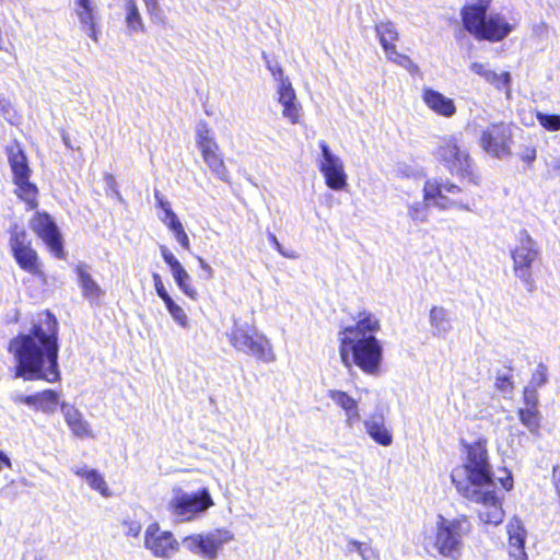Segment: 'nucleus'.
Wrapping results in <instances>:
<instances>
[{
	"mask_svg": "<svg viewBox=\"0 0 560 560\" xmlns=\"http://www.w3.org/2000/svg\"><path fill=\"white\" fill-rule=\"evenodd\" d=\"M8 351L16 362V377L57 382L60 377L57 318L50 312L37 314L28 332L10 340Z\"/></svg>",
	"mask_w": 560,
	"mask_h": 560,
	"instance_id": "f257e3e1",
	"label": "nucleus"
},
{
	"mask_svg": "<svg viewBox=\"0 0 560 560\" xmlns=\"http://www.w3.org/2000/svg\"><path fill=\"white\" fill-rule=\"evenodd\" d=\"M451 479L463 498L480 505L478 516L482 523L497 526L503 522L504 511L494 490L485 440L466 446V459L452 470Z\"/></svg>",
	"mask_w": 560,
	"mask_h": 560,
	"instance_id": "f03ea898",
	"label": "nucleus"
},
{
	"mask_svg": "<svg viewBox=\"0 0 560 560\" xmlns=\"http://www.w3.org/2000/svg\"><path fill=\"white\" fill-rule=\"evenodd\" d=\"M354 325L343 327L339 334V352L346 366L357 365L368 375H378L383 362V345L376 334L381 330L378 317L362 311Z\"/></svg>",
	"mask_w": 560,
	"mask_h": 560,
	"instance_id": "7ed1b4c3",
	"label": "nucleus"
},
{
	"mask_svg": "<svg viewBox=\"0 0 560 560\" xmlns=\"http://www.w3.org/2000/svg\"><path fill=\"white\" fill-rule=\"evenodd\" d=\"M491 0H471L462 10L465 28L476 38L499 42L513 30L504 16L499 13L488 14Z\"/></svg>",
	"mask_w": 560,
	"mask_h": 560,
	"instance_id": "20e7f679",
	"label": "nucleus"
},
{
	"mask_svg": "<svg viewBox=\"0 0 560 560\" xmlns=\"http://www.w3.org/2000/svg\"><path fill=\"white\" fill-rule=\"evenodd\" d=\"M229 341L236 351L250 355L264 363H271L276 360L270 340L259 332L254 324L235 318L229 334Z\"/></svg>",
	"mask_w": 560,
	"mask_h": 560,
	"instance_id": "39448f33",
	"label": "nucleus"
},
{
	"mask_svg": "<svg viewBox=\"0 0 560 560\" xmlns=\"http://www.w3.org/2000/svg\"><path fill=\"white\" fill-rule=\"evenodd\" d=\"M434 154L451 174L467 178L476 185L479 183V176L474 173L472 160L469 153L459 145V139L456 136L440 139Z\"/></svg>",
	"mask_w": 560,
	"mask_h": 560,
	"instance_id": "423d86ee",
	"label": "nucleus"
},
{
	"mask_svg": "<svg viewBox=\"0 0 560 560\" xmlns=\"http://www.w3.org/2000/svg\"><path fill=\"white\" fill-rule=\"evenodd\" d=\"M434 545L445 557L457 558L463 548V539L470 533L471 525L466 516L454 520L439 517Z\"/></svg>",
	"mask_w": 560,
	"mask_h": 560,
	"instance_id": "0eeeda50",
	"label": "nucleus"
},
{
	"mask_svg": "<svg viewBox=\"0 0 560 560\" xmlns=\"http://www.w3.org/2000/svg\"><path fill=\"white\" fill-rule=\"evenodd\" d=\"M7 154L13 174V183L16 186L15 194L27 203L30 209H35L38 205V189L35 184L30 182L31 168L26 155L19 144L8 147Z\"/></svg>",
	"mask_w": 560,
	"mask_h": 560,
	"instance_id": "6e6552de",
	"label": "nucleus"
},
{
	"mask_svg": "<svg viewBox=\"0 0 560 560\" xmlns=\"http://www.w3.org/2000/svg\"><path fill=\"white\" fill-rule=\"evenodd\" d=\"M234 539V534L225 528H217L202 534H195L183 539V546L189 552L205 559L217 560L224 545Z\"/></svg>",
	"mask_w": 560,
	"mask_h": 560,
	"instance_id": "1a4fd4ad",
	"label": "nucleus"
},
{
	"mask_svg": "<svg viewBox=\"0 0 560 560\" xmlns=\"http://www.w3.org/2000/svg\"><path fill=\"white\" fill-rule=\"evenodd\" d=\"M539 254L536 241L526 230H521L517 235V243L511 250L513 259V271L526 285L533 284V265Z\"/></svg>",
	"mask_w": 560,
	"mask_h": 560,
	"instance_id": "9d476101",
	"label": "nucleus"
},
{
	"mask_svg": "<svg viewBox=\"0 0 560 560\" xmlns=\"http://www.w3.org/2000/svg\"><path fill=\"white\" fill-rule=\"evenodd\" d=\"M462 191L460 187L451 183L448 179H428L423 185L424 199L432 202V207L441 210L457 208L460 210H470L468 205L453 200L447 197L450 195H457Z\"/></svg>",
	"mask_w": 560,
	"mask_h": 560,
	"instance_id": "9b49d317",
	"label": "nucleus"
},
{
	"mask_svg": "<svg viewBox=\"0 0 560 560\" xmlns=\"http://www.w3.org/2000/svg\"><path fill=\"white\" fill-rule=\"evenodd\" d=\"M212 504L209 491L202 489L196 493L180 492L176 494L170 502V508L179 521H189L195 515L205 512Z\"/></svg>",
	"mask_w": 560,
	"mask_h": 560,
	"instance_id": "f8f14e48",
	"label": "nucleus"
},
{
	"mask_svg": "<svg viewBox=\"0 0 560 560\" xmlns=\"http://www.w3.org/2000/svg\"><path fill=\"white\" fill-rule=\"evenodd\" d=\"M30 228L45 243L55 257H65L61 234L56 222L48 213L35 212L30 221Z\"/></svg>",
	"mask_w": 560,
	"mask_h": 560,
	"instance_id": "ddd939ff",
	"label": "nucleus"
},
{
	"mask_svg": "<svg viewBox=\"0 0 560 560\" xmlns=\"http://www.w3.org/2000/svg\"><path fill=\"white\" fill-rule=\"evenodd\" d=\"M318 145L322 151L318 168L326 185L332 190L343 189L347 185V174L341 159L331 152L326 141L320 140Z\"/></svg>",
	"mask_w": 560,
	"mask_h": 560,
	"instance_id": "4468645a",
	"label": "nucleus"
},
{
	"mask_svg": "<svg viewBox=\"0 0 560 560\" xmlns=\"http://www.w3.org/2000/svg\"><path fill=\"white\" fill-rule=\"evenodd\" d=\"M144 547L154 557L170 559L179 548V544L168 530H161L158 523L150 524L144 532Z\"/></svg>",
	"mask_w": 560,
	"mask_h": 560,
	"instance_id": "2eb2a0df",
	"label": "nucleus"
},
{
	"mask_svg": "<svg viewBox=\"0 0 560 560\" xmlns=\"http://www.w3.org/2000/svg\"><path fill=\"white\" fill-rule=\"evenodd\" d=\"M512 130L509 125L497 124L482 131L480 144L492 156L503 159L511 154Z\"/></svg>",
	"mask_w": 560,
	"mask_h": 560,
	"instance_id": "dca6fc26",
	"label": "nucleus"
},
{
	"mask_svg": "<svg viewBox=\"0 0 560 560\" xmlns=\"http://www.w3.org/2000/svg\"><path fill=\"white\" fill-rule=\"evenodd\" d=\"M73 11L81 31L94 43H98L100 12L93 0H73Z\"/></svg>",
	"mask_w": 560,
	"mask_h": 560,
	"instance_id": "f3484780",
	"label": "nucleus"
},
{
	"mask_svg": "<svg viewBox=\"0 0 560 560\" xmlns=\"http://www.w3.org/2000/svg\"><path fill=\"white\" fill-rule=\"evenodd\" d=\"M163 260L168 265L172 276L179 288V290L189 299L197 300L198 292L191 284V277L183 267L180 261L173 255V253L164 245L160 246Z\"/></svg>",
	"mask_w": 560,
	"mask_h": 560,
	"instance_id": "a211bd4d",
	"label": "nucleus"
},
{
	"mask_svg": "<svg viewBox=\"0 0 560 560\" xmlns=\"http://www.w3.org/2000/svg\"><path fill=\"white\" fill-rule=\"evenodd\" d=\"M366 434L381 446H390L393 444V430L386 423L382 409H376L363 421Z\"/></svg>",
	"mask_w": 560,
	"mask_h": 560,
	"instance_id": "6ab92c4d",
	"label": "nucleus"
},
{
	"mask_svg": "<svg viewBox=\"0 0 560 560\" xmlns=\"http://www.w3.org/2000/svg\"><path fill=\"white\" fill-rule=\"evenodd\" d=\"M90 270L91 268L83 262L77 265L74 271L77 273L78 284L81 289L82 296L91 305H100L105 292L94 280Z\"/></svg>",
	"mask_w": 560,
	"mask_h": 560,
	"instance_id": "aec40b11",
	"label": "nucleus"
},
{
	"mask_svg": "<svg viewBox=\"0 0 560 560\" xmlns=\"http://www.w3.org/2000/svg\"><path fill=\"white\" fill-rule=\"evenodd\" d=\"M278 101L283 106L282 115L291 124H298L301 113V105L296 100L295 91L290 79H281L277 84Z\"/></svg>",
	"mask_w": 560,
	"mask_h": 560,
	"instance_id": "412c9836",
	"label": "nucleus"
},
{
	"mask_svg": "<svg viewBox=\"0 0 560 560\" xmlns=\"http://www.w3.org/2000/svg\"><path fill=\"white\" fill-rule=\"evenodd\" d=\"M509 535V557L510 560H527L525 551V541L527 532L517 517L512 518L506 526Z\"/></svg>",
	"mask_w": 560,
	"mask_h": 560,
	"instance_id": "4be33fe9",
	"label": "nucleus"
},
{
	"mask_svg": "<svg viewBox=\"0 0 560 560\" xmlns=\"http://www.w3.org/2000/svg\"><path fill=\"white\" fill-rule=\"evenodd\" d=\"M65 421L72 434L77 438H94L90 423L84 419L83 413L73 405L62 402L60 405Z\"/></svg>",
	"mask_w": 560,
	"mask_h": 560,
	"instance_id": "5701e85b",
	"label": "nucleus"
},
{
	"mask_svg": "<svg viewBox=\"0 0 560 560\" xmlns=\"http://www.w3.org/2000/svg\"><path fill=\"white\" fill-rule=\"evenodd\" d=\"M422 101L435 114L450 118L456 114V106L452 98L431 88H424Z\"/></svg>",
	"mask_w": 560,
	"mask_h": 560,
	"instance_id": "b1692460",
	"label": "nucleus"
},
{
	"mask_svg": "<svg viewBox=\"0 0 560 560\" xmlns=\"http://www.w3.org/2000/svg\"><path fill=\"white\" fill-rule=\"evenodd\" d=\"M431 334L436 338H445L453 330L452 313L439 305L431 307L429 312Z\"/></svg>",
	"mask_w": 560,
	"mask_h": 560,
	"instance_id": "393cba45",
	"label": "nucleus"
},
{
	"mask_svg": "<svg viewBox=\"0 0 560 560\" xmlns=\"http://www.w3.org/2000/svg\"><path fill=\"white\" fill-rule=\"evenodd\" d=\"M471 72L483 78L489 84L493 85L498 91H505L508 97L511 94V74L508 71L497 73L487 65L474 62L470 66Z\"/></svg>",
	"mask_w": 560,
	"mask_h": 560,
	"instance_id": "a878e982",
	"label": "nucleus"
},
{
	"mask_svg": "<svg viewBox=\"0 0 560 560\" xmlns=\"http://www.w3.org/2000/svg\"><path fill=\"white\" fill-rule=\"evenodd\" d=\"M16 400L45 413L55 412L59 405V396L51 389H46L35 395L20 396Z\"/></svg>",
	"mask_w": 560,
	"mask_h": 560,
	"instance_id": "bb28decb",
	"label": "nucleus"
},
{
	"mask_svg": "<svg viewBox=\"0 0 560 560\" xmlns=\"http://www.w3.org/2000/svg\"><path fill=\"white\" fill-rule=\"evenodd\" d=\"M201 156L213 176L224 183L230 182V172L224 163L222 154L220 153L219 145L218 149L211 148L201 152Z\"/></svg>",
	"mask_w": 560,
	"mask_h": 560,
	"instance_id": "cd10ccee",
	"label": "nucleus"
},
{
	"mask_svg": "<svg viewBox=\"0 0 560 560\" xmlns=\"http://www.w3.org/2000/svg\"><path fill=\"white\" fill-rule=\"evenodd\" d=\"M21 269L33 275L43 276L42 264L37 252L31 246L12 255Z\"/></svg>",
	"mask_w": 560,
	"mask_h": 560,
	"instance_id": "c85d7f7f",
	"label": "nucleus"
},
{
	"mask_svg": "<svg viewBox=\"0 0 560 560\" xmlns=\"http://www.w3.org/2000/svg\"><path fill=\"white\" fill-rule=\"evenodd\" d=\"M375 31L385 54L396 49L398 31L393 22H380L376 24Z\"/></svg>",
	"mask_w": 560,
	"mask_h": 560,
	"instance_id": "c756f323",
	"label": "nucleus"
},
{
	"mask_svg": "<svg viewBox=\"0 0 560 560\" xmlns=\"http://www.w3.org/2000/svg\"><path fill=\"white\" fill-rule=\"evenodd\" d=\"M196 144L200 153L209 149H218V142L206 120L198 121L196 126Z\"/></svg>",
	"mask_w": 560,
	"mask_h": 560,
	"instance_id": "7c9ffc66",
	"label": "nucleus"
},
{
	"mask_svg": "<svg viewBox=\"0 0 560 560\" xmlns=\"http://www.w3.org/2000/svg\"><path fill=\"white\" fill-rule=\"evenodd\" d=\"M432 202H428L424 198L423 201H415L408 203L407 215L415 225L423 224L429 221L430 210Z\"/></svg>",
	"mask_w": 560,
	"mask_h": 560,
	"instance_id": "2f4dec72",
	"label": "nucleus"
},
{
	"mask_svg": "<svg viewBox=\"0 0 560 560\" xmlns=\"http://www.w3.org/2000/svg\"><path fill=\"white\" fill-rule=\"evenodd\" d=\"M126 24L130 32H144L137 0H128L126 3Z\"/></svg>",
	"mask_w": 560,
	"mask_h": 560,
	"instance_id": "473e14b6",
	"label": "nucleus"
},
{
	"mask_svg": "<svg viewBox=\"0 0 560 560\" xmlns=\"http://www.w3.org/2000/svg\"><path fill=\"white\" fill-rule=\"evenodd\" d=\"M9 244L12 255L32 246L26 231L18 225H14L10 231Z\"/></svg>",
	"mask_w": 560,
	"mask_h": 560,
	"instance_id": "72a5a7b5",
	"label": "nucleus"
},
{
	"mask_svg": "<svg viewBox=\"0 0 560 560\" xmlns=\"http://www.w3.org/2000/svg\"><path fill=\"white\" fill-rule=\"evenodd\" d=\"M84 479L92 489L98 491L102 495H104V497L109 495V491H108L106 481L104 480L102 475L98 474L97 470L90 469V471H85Z\"/></svg>",
	"mask_w": 560,
	"mask_h": 560,
	"instance_id": "f704fd0d",
	"label": "nucleus"
},
{
	"mask_svg": "<svg viewBox=\"0 0 560 560\" xmlns=\"http://www.w3.org/2000/svg\"><path fill=\"white\" fill-rule=\"evenodd\" d=\"M521 422L532 432L539 429V416L536 407L520 409L518 411Z\"/></svg>",
	"mask_w": 560,
	"mask_h": 560,
	"instance_id": "c9c22d12",
	"label": "nucleus"
},
{
	"mask_svg": "<svg viewBox=\"0 0 560 560\" xmlns=\"http://www.w3.org/2000/svg\"><path fill=\"white\" fill-rule=\"evenodd\" d=\"M386 56L390 61L405 68L410 73L415 74L419 72V67L408 56L399 54L396 49L390 50Z\"/></svg>",
	"mask_w": 560,
	"mask_h": 560,
	"instance_id": "e433bc0d",
	"label": "nucleus"
},
{
	"mask_svg": "<svg viewBox=\"0 0 560 560\" xmlns=\"http://www.w3.org/2000/svg\"><path fill=\"white\" fill-rule=\"evenodd\" d=\"M327 396L343 411L350 409L353 405L357 404V400L349 396L346 392L338 389L328 390Z\"/></svg>",
	"mask_w": 560,
	"mask_h": 560,
	"instance_id": "4c0bfd02",
	"label": "nucleus"
},
{
	"mask_svg": "<svg viewBox=\"0 0 560 560\" xmlns=\"http://www.w3.org/2000/svg\"><path fill=\"white\" fill-rule=\"evenodd\" d=\"M538 122L548 131L560 130V115L546 114L538 112L536 114Z\"/></svg>",
	"mask_w": 560,
	"mask_h": 560,
	"instance_id": "58836bf2",
	"label": "nucleus"
},
{
	"mask_svg": "<svg viewBox=\"0 0 560 560\" xmlns=\"http://www.w3.org/2000/svg\"><path fill=\"white\" fill-rule=\"evenodd\" d=\"M124 534L128 537L137 538L141 533V524L136 520L126 518L121 522Z\"/></svg>",
	"mask_w": 560,
	"mask_h": 560,
	"instance_id": "ea45409f",
	"label": "nucleus"
},
{
	"mask_svg": "<svg viewBox=\"0 0 560 560\" xmlns=\"http://www.w3.org/2000/svg\"><path fill=\"white\" fill-rule=\"evenodd\" d=\"M170 231L184 249L190 250V241L182 223L178 225L175 224V226L170 229Z\"/></svg>",
	"mask_w": 560,
	"mask_h": 560,
	"instance_id": "a19ab883",
	"label": "nucleus"
},
{
	"mask_svg": "<svg viewBox=\"0 0 560 560\" xmlns=\"http://www.w3.org/2000/svg\"><path fill=\"white\" fill-rule=\"evenodd\" d=\"M546 382H547V368L542 364H539L532 376L530 386L534 389H536L538 387H541Z\"/></svg>",
	"mask_w": 560,
	"mask_h": 560,
	"instance_id": "79ce46f5",
	"label": "nucleus"
},
{
	"mask_svg": "<svg viewBox=\"0 0 560 560\" xmlns=\"http://www.w3.org/2000/svg\"><path fill=\"white\" fill-rule=\"evenodd\" d=\"M495 383L499 389L502 392H508L512 388V376L508 372H499L495 377Z\"/></svg>",
	"mask_w": 560,
	"mask_h": 560,
	"instance_id": "37998d69",
	"label": "nucleus"
},
{
	"mask_svg": "<svg viewBox=\"0 0 560 560\" xmlns=\"http://www.w3.org/2000/svg\"><path fill=\"white\" fill-rule=\"evenodd\" d=\"M346 413V424L348 428H353L355 423L360 421V412L358 402L353 405L350 409L345 411Z\"/></svg>",
	"mask_w": 560,
	"mask_h": 560,
	"instance_id": "c03bdc74",
	"label": "nucleus"
},
{
	"mask_svg": "<svg viewBox=\"0 0 560 560\" xmlns=\"http://www.w3.org/2000/svg\"><path fill=\"white\" fill-rule=\"evenodd\" d=\"M161 221L168 228L172 229L182 222L179 221L178 217L172 209H166L165 212H163V215L160 217Z\"/></svg>",
	"mask_w": 560,
	"mask_h": 560,
	"instance_id": "a18cd8bd",
	"label": "nucleus"
},
{
	"mask_svg": "<svg viewBox=\"0 0 560 560\" xmlns=\"http://www.w3.org/2000/svg\"><path fill=\"white\" fill-rule=\"evenodd\" d=\"M161 221L168 228L172 229L182 222L179 221L178 217L172 209H166L165 212H163V215L160 217Z\"/></svg>",
	"mask_w": 560,
	"mask_h": 560,
	"instance_id": "49530a36",
	"label": "nucleus"
},
{
	"mask_svg": "<svg viewBox=\"0 0 560 560\" xmlns=\"http://www.w3.org/2000/svg\"><path fill=\"white\" fill-rule=\"evenodd\" d=\"M173 320L180 326L183 329H189V320L186 312L183 307L178 308L172 315Z\"/></svg>",
	"mask_w": 560,
	"mask_h": 560,
	"instance_id": "de8ad7c7",
	"label": "nucleus"
},
{
	"mask_svg": "<svg viewBox=\"0 0 560 560\" xmlns=\"http://www.w3.org/2000/svg\"><path fill=\"white\" fill-rule=\"evenodd\" d=\"M358 555L362 560H377V556L374 549L365 542H362L361 546H358Z\"/></svg>",
	"mask_w": 560,
	"mask_h": 560,
	"instance_id": "09e8293b",
	"label": "nucleus"
},
{
	"mask_svg": "<svg viewBox=\"0 0 560 560\" xmlns=\"http://www.w3.org/2000/svg\"><path fill=\"white\" fill-rule=\"evenodd\" d=\"M152 278H153V283H154V288H155L158 296L161 300H164L170 294L167 293V291L163 284L161 276L159 273H153Z\"/></svg>",
	"mask_w": 560,
	"mask_h": 560,
	"instance_id": "8fccbe9b",
	"label": "nucleus"
},
{
	"mask_svg": "<svg viewBox=\"0 0 560 560\" xmlns=\"http://www.w3.org/2000/svg\"><path fill=\"white\" fill-rule=\"evenodd\" d=\"M267 68L272 73V75L275 77L278 84L280 83L281 79H289L288 77H284L283 70L278 62L272 63V62L268 61Z\"/></svg>",
	"mask_w": 560,
	"mask_h": 560,
	"instance_id": "3c124183",
	"label": "nucleus"
},
{
	"mask_svg": "<svg viewBox=\"0 0 560 560\" xmlns=\"http://www.w3.org/2000/svg\"><path fill=\"white\" fill-rule=\"evenodd\" d=\"M268 238L270 243L275 246V248L287 258H295L296 256L292 253H288L283 249L282 245L279 243L277 236L273 233H268Z\"/></svg>",
	"mask_w": 560,
	"mask_h": 560,
	"instance_id": "603ef678",
	"label": "nucleus"
},
{
	"mask_svg": "<svg viewBox=\"0 0 560 560\" xmlns=\"http://www.w3.org/2000/svg\"><path fill=\"white\" fill-rule=\"evenodd\" d=\"M503 476L498 477V480L503 489L506 491L511 490L513 488V478L510 471L506 469H503Z\"/></svg>",
	"mask_w": 560,
	"mask_h": 560,
	"instance_id": "864d4df0",
	"label": "nucleus"
},
{
	"mask_svg": "<svg viewBox=\"0 0 560 560\" xmlns=\"http://www.w3.org/2000/svg\"><path fill=\"white\" fill-rule=\"evenodd\" d=\"M524 398H525L526 404L529 406L528 408L536 407L537 397H536L535 389L533 387H532V389H529V388L525 389Z\"/></svg>",
	"mask_w": 560,
	"mask_h": 560,
	"instance_id": "5fc2aeb1",
	"label": "nucleus"
},
{
	"mask_svg": "<svg viewBox=\"0 0 560 560\" xmlns=\"http://www.w3.org/2000/svg\"><path fill=\"white\" fill-rule=\"evenodd\" d=\"M165 304L166 310L168 311L170 315H172L174 312H176L182 306L178 305L172 298L168 295L164 300H162Z\"/></svg>",
	"mask_w": 560,
	"mask_h": 560,
	"instance_id": "6e6d98bb",
	"label": "nucleus"
},
{
	"mask_svg": "<svg viewBox=\"0 0 560 560\" xmlns=\"http://www.w3.org/2000/svg\"><path fill=\"white\" fill-rule=\"evenodd\" d=\"M165 304L166 310L168 311L170 315H172L174 312H176L182 306L178 305L172 298L168 295L164 300H162Z\"/></svg>",
	"mask_w": 560,
	"mask_h": 560,
	"instance_id": "4d7b16f0",
	"label": "nucleus"
},
{
	"mask_svg": "<svg viewBox=\"0 0 560 560\" xmlns=\"http://www.w3.org/2000/svg\"><path fill=\"white\" fill-rule=\"evenodd\" d=\"M147 7L148 13L155 15L159 12V0H143Z\"/></svg>",
	"mask_w": 560,
	"mask_h": 560,
	"instance_id": "13d9d810",
	"label": "nucleus"
},
{
	"mask_svg": "<svg viewBox=\"0 0 560 560\" xmlns=\"http://www.w3.org/2000/svg\"><path fill=\"white\" fill-rule=\"evenodd\" d=\"M154 197L156 199L159 207L163 210V212H165L166 209H172L171 203L167 200H165L158 190H155Z\"/></svg>",
	"mask_w": 560,
	"mask_h": 560,
	"instance_id": "bf43d9fd",
	"label": "nucleus"
},
{
	"mask_svg": "<svg viewBox=\"0 0 560 560\" xmlns=\"http://www.w3.org/2000/svg\"><path fill=\"white\" fill-rule=\"evenodd\" d=\"M198 262L200 268L207 273V278L211 279L213 277V269L211 268V266L208 262H206V260L202 259L201 257H198Z\"/></svg>",
	"mask_w": 560,
	"mask_h": 560,
	"instance_id": "052dcab7",
	"label": "nucleus"
},
{
	"mask_svg": "<svg viewBox=\"0 0 560 560\" xmlns=\"http://www.w3.org/2000/svg\"><path fill=\"white\" fill-rule=\"evenodd\" d=\"M0 110L2 112L4 118L12 122L11 112H13V108L11 107V104L8 101H5V103H3V105L0 106Z\"/></svg>",
	"mask_w": 560,
	"mask_h": 560,
	"instance_id": "680f3d73",
	"label": "nucleus"
},
{
	"mask_svg": "<svg viewBox=\"0 0 560 560\" xmlns=\"http://www.w3.org/2000/svg\"><path fill=\"white\" fill-rule=\"evenodd\" d=\"M362 542L361 541H358V540H354V539H350L347 544V547H346V551L347 552H357L358 553V546H361Z\"/></svg>",
	"mask_w": 560,
	"mask_h": 560,
	"instance_id": "e2e57ef3",
	"label": "nucleus"
},
{
	"mask_svg": "<svg viewBox=\"0 0 560 560\" xmlns=\"http://www.w3.org/2000/svg\"><path fill=\"white\" fill-rule=\"evenodd\" d=\"M72 471L77 475V476H80L82 478H84V472L85 471H90V469L86 468V466H82V467H73L72 468Z\"/></svg>",
	"mask_w": 560,
	"mask_h": 560,
	"instance_id": "0e129e2a",
	"label": "nucleus"
},
{
	"mask_svg": "<svg viewBox=\"0 0 560 560\" xmlns=\"http://www.w3.org/2000/svg\"><path fill=\"white\" fill-rule=\"evenodd\" d=\"M5 98L0 94V106L3 105V103H5Z\"/></svg>",
	"mask_w": 560,
	"mask_h": 560,
	"instance_id": "69168bd1",
	"label": "nucleus"
}]
</instances>
